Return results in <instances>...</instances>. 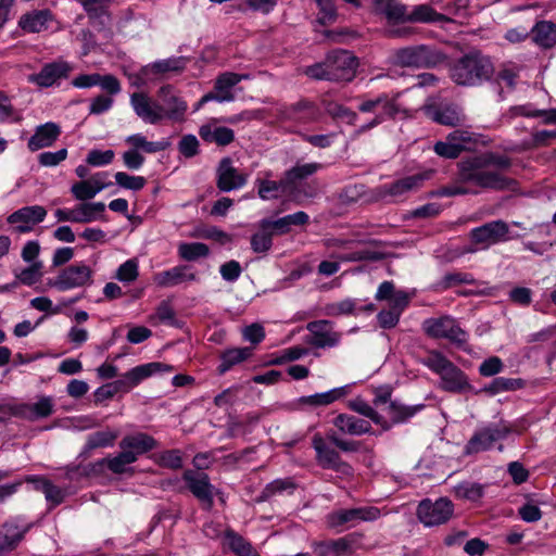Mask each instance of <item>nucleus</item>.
<instances>
[{
	"instance_id": "72a5a7b5",
	"label": "nucleus",
	"mask_w": 556,
	"mask_h": 556,
	"mask_svg": "<svg viewBox=\"0 0 556 556\" xmlns=\"http://www.w3.org/2000/svg\"><path fill=\"white\" fill-rule=\"evenodd\" d=\"M199 135L205 142H214L222 147L228 146L235 140V132L231 128L216 124L202 125Z\"/></svg>"
},
{
	"instance_id": "bb28decb",
	"label": "nucleus",
	"mask_w": 556,
	"mask_h": 556,
	"mask_svg": "<svg viewBox=\"0 0 556 556\" xmlns=\"http://www.w3.org/2000/svg\"><path fill=\"white\" fill-rule=\"evenodd\" d=\"M324 309L325 314L330 317L358 316L363 312H374L375 305L372 303L363 304L359 299L345 298L327 304Z\"/></svg>"
},
{
	"instance_id": "603ef678",
	"label": "nucleus",
	"mask_w": 556,
	"mask_h": 556,
	"mask_svg": "<svg viewBox=\"0 0 556 556\" xmlns=\"http://www.w3.org/2000/svg\"><path fill=\"white\" fill-rule=\"evenodd\" d=\"M454 493L457 498L477 502L483 496L484 488L480 483L465 481L455 485Z\"/></svg>"
},
{
	"instance_id": "37998d69",
	"label": "nucleus",
	"mask_w": 556,
	"mask_h": 556,
	"mask_svg": "<svg viewBox=\"0 0 556 556\" xmlns=\"http://www.w3.org/2000/svg\"><path fill=\"white\" fill-rule=\"evenodd\" d=\"M224 538L229 549L237 556H261L252 544L236 531L227 530Z\"/></svg>"
},
{
	"instance_id": "aec40b11",
	"label": "nucleus",
	"mask_w": 556,
	"mask_h": 556,
	"mask_svg": "<svg viewBox=\"0 0 556 556\" xmlns=\"http://www.w3.org/2000/svg\"><path fill=\"white\" fill-rule=\"evenodd\" d=\"M47 216V210L41 205L23 206L7 217L8 224L14 226L17 233H27L34 227L43 222Z\"/></svg>"
},
{
	"instance_id": "0e129e2a",
	"label": "nucleus",
	"mask_w": 556,
	"mask_h": 556,
	"mask_svg": "<svg viewBox=\"0 0 556 556\" xmlns=\"http://www.w3.org/2000/svg\"><path fill=\"white\" fill-rule=\"evenodd\" d=\"M67 154H68V152H67V149H65V148L60 149L54 152H51V151L41 152L38 155V163L45 167H54V166H58L63 161H65L67 157Z\"/></svg>"
},
{
	"instance_id": "6e6d98bb",
	"label": "nucleus",
	"mask_w": 556,
	"mask_h": 556,
	"mask_svg": "<svg viewBox=\"0 0 556 556\" xmlns=\"http://www.w3.org/2000/svg\"><path fill=\"white\" fill-rule=\"evenodd\" d=\"M115 182L118 187L131 190L139 191L146 186V178L142 176H131L125 172H117L114 175Z\"/></svg>"
},
{
	"instance_id": "f03ea898",
	"label": "nucleus",
	"mask_w": 556,
	"mask_h": 556,
	"mask_svg": "<svg viewBox=\"0 0 556 556\" xmlns=\"http://www.w3.org/2000/svg\"><path fill=\"white\" fill-rule=\"evenodd\" d=\"M391 58L394 65L419 70L440 65L446 55L438 47L422 43L395 49Z\"/></svg>"
},
{
	"instance_id": "a211bd4d",
	"label": "nucleus",
	"mask_w": 556,
	"mask_h": 556,
	"mask_svg": "<svg viewBox=\"0 0 556 556\" xmlns=\"http://www.w3.org/2000/svg\"><path fill=\"white\" fill-rule=\"evenodd\" d=\"M422 110L431 121L440 125L455 127L465 122L462 108L452 102H427Z\"/></svg>"
},
{
	"instance_id": "5701e85b",
	"label": "nucleus",
	"mask_w": 556,
	"mask_h": 556,
	"mask_svg": "<svg viewBox=\"0 0 556 556\" xmlns=\"http://www.w3.org/2000/svg\"><path fill=\"white\" fill-rule=\"evenodd\" d=\"M459 177L482 188L486 187V156L473 155L459 163Z\"/></svg>"
},
{
	"instance_id": "8fccbe9b",
	"label": "nucleus",
	"mask_w": 556,
	"mask_h": 556,
	"mask_svg": "<svg viewBox=\"0 0 556 556\" xmlns=\"http://www.w3.org/2000/svg\"><path fill=\"white\" fill-rule=\"evenodd\" d=\"M295 489V483L291 478H280L275 479L274 481L266 484L261 493V498L263 501L269 500L270 497L277 494L293 493Z\"/></svg>"
},
{
	"instance_id": "f3484780",
	"label": "nucleus",
	"mask_w": 556,
	"mask_h": 556,
	"mask_svg": "<svg viewBox=\"0 0 556 556\" xmlns=\"http://www.w3.org/2000/svg\"><path fill=\"white\" fill-rule=\"evenodd\" d=\"M312 445L316 452V460L321 468L332 469L342 475L352 472V467L341 459L339 452L327 444L320 434L313 437Z\"/></svg>"
},
{
	"instance_id": "9d476101",
	"label": "nucleus",
	"mask_w": 556,
	"mask_h": 556,
	"mask_svg": "<svg viewBox=\"0 0 556 556\" xmlns=\"http://www.w3.org/2000/svg\"><path fill=\"white\" fill-rule=\"evenodd\" d=\"M454 505L447 497H440L434 502L426 498L417 507V517L426 527H434L450 520Z\"/></svg>"
},
{
	"instance_id": "58836bf2",
	"label": "nucleus",
	"mask_w": 556,
	"mask_h": 556,
	"mask_svg": "<svg viewBox=\"0 0 556 556\" xmlns=\"http://www.w3.org/2000/svg\"><path fill=\"white\" fill-rule=\"evenodd\" d=\"M52 18L49 10H35L21 16L18 26L27 33H39L47 28V23Z\"/></svg>"
},
{
	"instance_id": "7c9ffc66",
	"label": "nucleus",
	"mask_w": 556,
	"mask_h": 556,
	"mask_svg": "<svg viewBox=\"0 0 556 556\" xmlns=\"http://www.w3.org/2000/svg\"><path fill=\"white\" fill-rule=\"evenodd\" d=\"M424 178L420 175L407 176L402 179H399L390 185H383L377 188V194L381 199H386L388 197L397 200L404 197L412 190L417 189Z\"/></svg>"
},
{
	"instance_id": "b1692460",
	"label": "nucleus",
	"mask_w": 556,
	"mask_h": 556,
	"mask_svg": "<svg viewBox=\"0 0 556 556\" xmlns=\"http://www.w3.org/2000/svg\"><path fill=\"white\" fill-rule=\"evenodd\" d=\"M54 406L53 397L43 395L35 403H22L15 405L13 414L29 421H35L51 416L54 413Z\"/></svg>"
},
{
	"instance_id": "cd10ccee",
	"label": "nucleus",
	"mask_w": 556,
	"mask_h": 556,
	"mask_svg": "<svg viewBox=\"0 0 556 556\" xmlns=\"http://www.w3.org/2000/svg\"><path fill=\"white\" fill-rule=\"evenodd\" d=\"M198 276L189 265H177L167 270L157 273L154 281L159 287L172 288L184 282L197 281Z\"/></svg>"
},
{
	"instance_id": "de8ad7c7",
	"label": "nucleus",
	"mask_w": 556,
	"mask_h": 556,
	"mask_svg": "<svg viewBox=\"0 0 556 556\" xmlns=\"http://www.w3.org/2000/svg\"><path fill=\"white\" fill-rule=\"evenodd\" d=\"M178 256L187 262H194L208 256L210 249L203 242H181L177 249Z\"/></svg>"
},
{
	"instance_id": "c85d7f7f",
	"label": "nucleus",
	"mask_w": 556,
	"mask_h": 556,
	"mask_svg": "<svg viewBox=\"0 0 556 556\" xmlns=\"http://www.w3.org/2000/svg\"><path fill=\"white\" fill-rule=\"evenodd\" d=\"M61 132V127L54 122L38 125L34 135L28 139L27 147L33 152L52 147Z\"/></svg>"
},
{
	"instance_id": "20e7f679",
	"label": "nucleus",
	"mask_w": 556,
	"mask_h": 556,
	"mask_svg": "<svg viewBox=\"0 0 556 556\" xmlns=\"http://www.w3.org/2000/svg\"><path fill=\"white\" fill-rule=\"evenodd\" d=\"M482 134L469 128H457L448 132L444 140H439L433 146V151L444 159H456L463 151L476 149L485 143Z\"/></svg>"
},
{
	"instance_id": "6ab92c4d",
	"label": "nucleus",
	"mask_w": 556,
	"mask_h": 556,
	"mask_svg": "<svg viewBox=\"0 0 556 556\" xmlns=\"http://www.w3.org/2000/svg\"><path fill=\"white\" fill-rule=\"evenodd\" d=\"M130 105L135 114L146 124L156 125L165 119L164 106L144 92L130 94Z\"/></svg>"
},
{
	"instance_id": "dca6fc26",
	"label": "nucleus",
	"mask_w": 556,
	"mask_h": 556,
	"mask_svg": "<svg viewBox=\"0 0 556 556\" xmlns=\"http://www.w3.org/2000/svg\"><path fill=\"white\" fill-rule=\"evenodd\" d=\"M309 334L305 342L317 349L336 348L341 341V333L333 329V323L327 319L311 321L306 325Z\"/></svg>"
},
{
	"instance_id": "79ce46f5",
	"label": "nucleus",
	"mask_w": 556,
	"mask_h": 556,
	"mask_svg": "<svg viewBox=\"0 0 556 556\" xmlns=\"http://www.w3.org/2000/svg\"><path fill=\"white\" fill-rule=\"evenodd\" d=\"M187 59L185 56H172L164 60H157L142 67L143 75L150 73L161 74L167 72H180L186 67Z\"/></svg>"
},
{
	"instance_id": "4be33fe9",
	"label": "nucleus",
	"mask_w": 556,
	"mask_h": 556,
	"mask_svg": "<svg viewBox=\"0 0 556 556\" xmlns=\"http://www.w3.org/2000/svg\"><path fill=\"white\" fill-rule=\"evenodd\" d=\"M173 366L160 363L152 362L136 366L125 372L119 380L123 382L124 393L129 392L132 388L140 384L147 378L156 375L159 372L172 371Z\"/></svg>"
},
{
	"instance_id": "c756f323",
	"label": "nucleus",
	"mask_w": 556,
	"mask_h": 556,
	"mask_svg": "<svg viewBox=\"0 0 556 556\" xmlns=\"http://www.w3.org/2000/svg\"><path fill=\"white\" fill-rule=\"evenodd\" d=\"M159 97L164 106L165 118L172 121H179L184 117L187 111V103L181 100L174 90V87L166 85L160 88Z\"/></svg>"
},
{
	"instance_id": "c03bdc74",
	"label": "nucleus",
	"mask_w": 556,
	"mask_h": 556,
	"mask_svg": "<svg viewBox=\"0 0 556 556\" xmlns=\"http://www.w3.org/2000/svg\"><path fill=\"white\" fill-rule=\"evenodd\" d=\"M321 168L323 164L316 162L295 165L285 173V184H288L291 190L298 181L314 175Z\"/></svg>"
},
{
	"instance_id": "bf43d9fd",
	"label": "nucleus",
	"mask_w": 556,
	"mask_h": 556,
	"mask_svg": "<svg viewBox=\"0 0 556 556\" xmlns=\"http://www.w3.org/2000/svg\"><path fill=\"white\" fill-rule=\"evenodd\" d=\"M273 245V233L267 229L261 228V231L252 235L251 249L255 253H266Z\"/></svg>"
},
{
	"instance_id": "c9c22d12",
	"label": "nucleus",
	"mask_w": 556,
	"mask_h": 556,
	"mask_svg": "<svg viewBox=\"0 0 556 556\" xmlns=\"http://www.w3.org/2000/svg\"><path fill=\"white\" fill-rule=\"evenodd\" d=\"M333 425L343 433L362 435L371 430V425L365 419L353 415L340 414L333 419Z\"/></svg>"
},
{
	"instance_id": "393cba45",
	"label": "nucleus",
	"mask_w": 556,
	"mask_h": 556,
	"mask_svg": "<svg viewBox=\"0 0 556 556\" xmlns=\"http://www.w3.org/2000/svg\"><path fill=\"white\" fill-rule=\"evenodd\" d=\"M247 182V177L232 166L229 157H224L217 167V188L223 192H229L242 188Z\"/></svg>"
},
{
	"instance_id": "0eeeda50",
	"label": "nucleus",
	"mask_w": 556,
	"mask_h": 556,
	"mask_svg": "<svg viewBox=\"0 0 556 556\" xmlns=\"http://www.w3.org/2000/svg\"><path fill=\"white\" fill-rule=\"evenodd\" d=\"M451 78L462 86H476L482 83L484 64L480 54L468 53L450 68Z\"/></svg>"
},
{
	"instance_id": "f8f14e48",
	"label": "nucleus",
	"mask_w": 556,
	"mask_h": 556,
	"mask_svg": "<svg viewBox=\"0 0 556 556\" xmlns=\"http://www.w3.org/2000/svg\"><path fill=\"white\" fill-rule=\"evenodd\" d=\"M379 517V508L375 506H361L338 509L328 516V522L333 528H352L361 522L377 520Z\"/></svg>"
},
{
	"instance_id": "052dcab7",
	"label": "nucleus",
	"mask_w": 556,
	"mask_h": 556,
	"mask_svg": "<svg viewBox=\"0 0 556 556\" xmlns=\"http://www.w3.org/2000/svg\"><path fill=\"white\" fill-rule=\"evenodd\" d=\"M114 156L115 153L113 150L109 149L102 151L98 149H92L88 152L86 162L91 166L100 167L111 164L114 160Z\"/></svg>"
},
{
	"instance_id": "4468645a",
	"label": "nucleus",
	"mask_w": 556,
	"mask_h": 556,
	"mask_svg": "<svg viewBox=\"0 0 556 556\" xmlns=\"http://www.w3.org/2000/svg\"><path fill=\"white\" fill-rule=\"evenodd\" d=\"M330 80L351 81L356 73L357 58L348 50H333L327 54Z\"/></svg>"
},
{
	"instance_id": "6e6552de",
	"label": "nucleus",
	"mask_w": 556,
	"mask_h": 556,
	"mask_svg": "<svg viewBox=\"0 0 556 556\" xmlns=\"http://www.w3.org/2000/svg\"><path fill=\"white\" fill-rule=\"evenodd\" d=\"M93 282V270L84 262H76L63 268L49 285L59 291L85 288Z\"/></svg>"
},
{
	"instance_id": "09e8293b",
	"label": "nucleus",
	"mask_w": 556,
	"mask_h": 556,
	"mask_svg": "<svg viewBox=\"0 0 556 556\" xmlns=\"http://www.w3.org/2000/svg\"><path fill=\"white\" fill-rule=\"evenodd\" d=\"M349 407L359 415L369 418L376 425H380L384 430H389L391 428V424H389L377 410H375L374 407L362 399L350 401Z\"/></svg>"
},
{
	"instance_id": "423d86ee",
	"label": "nucleus",
	"mask_w": 556,
	"mask_h": 556,
	"mask_svg": "<svg viewBox=\"0 0 556 556\" xmlns=\"http://www.w3.org/2000/svg\"><path fill=\"white\" fill-rule=\"evenodd\" d=\"M424 364L441 378V387L448 392H462L468 387L464 372L448 361L442 353L433 351Z\"/></svg>"
},
{
	"instance_id": "680f3d73",
	"label": "nucleus",
	"mask_w": 556,
	"mask_h": 556,
	"mask_svg": "<svg viewBox=\"0 0 556 556\" xmlns=\"http://www.w3.org/2000/svg\"><path fill=\"white\" fill-rule=\"evenodd\" d=\"M160 466L169 469H180L182 467V453L180 450L164 451L159 455Z\"/></svg>"
},
{
	"instance_id": "a18cd8bd",
	"label": "nucleus",
	"mask_w": 556,
	"mask_h": 556,
	"mask_svg": "<svg viewBox=\"0 0 556 556\" xmlns=\"http://www.w3.org/2000/svg\"><path fill=\"white\" fill-rule=\"evenodd\" d=\"M252 348H235L225 351L218 365L219 374L227 372L232 366L248 359L252 355Z\"/></svg>"
},
{
	"instance_id": "a19ab883",
	"label": "nucleus",
	"mask_w": 556,
	"mask_h": 556,
	"mask_svg": "<svg viewBox=\"0 0 556 556\" xmlns=\"http://www.w3.org/2000/svg\"><path fill=\"white\" fill-rule=\"evenodd\" d=\"M135 462H137L136 456L131 452L122 450V452L114 457L97 460L93 467L106 466L111 472L115 475H122L127 471V466L134 464Z\"/></svg>"
},
{
	"instance_id": "2eb2a0df",
	"label": "nucleus",
	"mask_w": 556,
	"mask_h": 556,
	"mask_svg": "<svg viewBox=\"0 0 556 556\" xmlns=\"http://www.w3.org/2000/svg\"><path fill=\"white\" fill-rule=\"evenodd\" d=\"M182 480L192 495L201 502L206 508H212L214 504L215 486L211 483L205 472L187 469L182 473Z\"/></svg>"
},
{
	"instance_id": "774afa93",
	"label": "nucleus",
	"mask_w": 556,
	"mask_h": 556,
	"mask_svg": "<svg viewBox=\"0 0 556 556\" xmlns=\"http://www.w3.org/2000/svg\"><path fill=\"white\" fill-rule=\"evenodd\" d=\"M350 542L340 538L324 545L323 556H344L350 552Z\"/></svg>"
},
{
	"instance_id": "e2e57ef3",
	"label": "nucleus",
	"mask_w": 556,
	"mask_h": 556,
	"mask_svg": "<svg viewBox=\"0 0 556 556\" xmlns=\"http://www.w3.org/2000/svg\"><path fill=\"white\" fill-rule=\"evenodd\" d=\"M71 192L76 200L83 202H87L98 194V190L93 189L92 184L88 179L74 184L71 187Z\"/></svg>"
},
{
	"instance_id": "ea45409f",
	"label": "nucleus",
	"mask_w": 556,
	"mask_h": 556,
	"mask_svg": "<svg viewBox=\"0 0 556 556\" xmlns=\"http://www.w3.org/2000/svg\"><path fill=\"white\" fill-rule=\"evenodd\" d=\"M532 40L542 48H552L556 45V26L552 22H538L532 30Z\"/></svg>"
},
{
	"instance_id": "39448f33",
	"label": "nucleus",
	"mask_w": 556,
	"mask_h": 556,
	"mask_svg": "<svg viewBox=\"0 0 556 556\" xmlns=\"http://www.w3.org/2000/svg\"><path fill=\"white\" fill-rule=\"evenodd\" d=\"M125 143L130 148L122 154V160L125 167L131 170H138L143 166L146 157L142 155V152L153 154L165 151L170 146L168 139L163 138L157 141H149L141 132L127 136Z\"/></svg>"
},
{
	"instance_id": "473e14b6",
	"label": "nucleus",
	"mask_w": 556,
	"mask_h": 556,
	"mask_svg": "<svg viewBox=\"0 0 556 556\" xmlns=\"http://www.w3.org/2000/svg\"><path fill=\"white\" fill-rule=\"evenodd\" d=\"M308 220L309 216L305 212L299 211L275 220L266 218L262 219L260 222V228H263L264 230L268 228H274L277 230L278 233L282 235L287 233L292 226H304L308 223Z\"/></svg>"
},
{
	"instance_id": "f704fd0d",
	"label": "nucleus",
	"mask_w": 556,
	"mask_h": 556,
	"mask_svg": "<svg viewBox=\"0 0 556 556\" xmlns=\"http://www.w3.org/2000/svg\"><path fill=\"white\" fill-rule=\"evenodd\" d=\"M105 207L103 202H83L74 207V223L89 224L104 220Z\"/></svg>"
},
{
	"instance_id": "4d7b16f0",
	"label": "nucleus",
	"mask_w": 556,
	"mask_h": 556,
	"mask_svg": "<svg viewBox=\"0 0 556 556\" xmlns=\"http://www.w3.org/2000/svg\"><path fill=\"white\" fill-rule=\"evenodd\" d=\"M117 393H124L123 382H119L118 379L99 387L93 393L94 403H102L112 399Z\"/></svg>"
},
{
	"instance_id": "69168bd1",
	"label": "nucleus",
	"mask_w": 556,
	"mask_h": 556,
	"mask_svg": "<svg viewBox=\"0 0 556 556\" xmlns=\"http://www.w3.org/2000/svg\"><path fill=\"white\" fill-rule=\"evenodd\" d=\"M319 8L318 22L328 25L337 18V8L331 0H316Z\"/></svg>"
},
{
	"instance_id": "7ed1b4c3",
	"label": "nucleus",
	"mask_w": 556,
	"mask_h": 556,
	"mask_svg": "<svg viewBox=\"0 0 556 556\" xmlns=\"http://www.w3.org/2000/svg\"><path fill=\"white\" fill-rule=\"evenodd\" d=\"M372 3L376 11L389 21L432 23L445 20L443 14L435 12L428 4L416 5L410 13H407V7L396 0H374Z\"/></svg>"
},
{
	"instance_id": "3c124183",
	"label": "nucleus",
	"mask_w": 556,
	"mask_h": 556,
	"mask_svg": "<svg viewBox=\"0 0 556 556\" xmlns=\"http://www.w3.org/2000/svg\"><path fill=\"white\" fill-rule=\"evenodd\" d=\"M116 438L117 433L110 430L93 432L88 435L83 453L87 454L98 447L113 446Z\"/></svg>"
},
{
	"instance_id": "2f4dec72",
	"label": "nucleus",
	"mask_w": 556,
	"mask_h": 556,
	"mask_svg": "<svg viewBox=\"0 0 556 556\" xmlns=\"http://www.w3.org/2000/svg\"><path fill=\"white\" fill-rule=\"evenodd\" d=\"M157 446V441L152 435L144 432L127 434L119 441V447L131 452L136 456V460L140 455L149 453Z\"/></svg>"
},
{
	"instance_id": "5fc2aeb1",
	"label": "nucleus",
	"mask_w": 556,
	"mask_h": 556,
	"mask_svg": "<svg viewBox=\"0 0 556 556\" xmlns=\"http://www.w3.org/2000/svg\"><path fill=\"white\" fill-rule=\"evenodd\" d=\"M42 263L41 262H34L28 267L22 269L20 273L15 274V277L18 281V283L25 285V286H33L37 281L40 280L42 277Z\"/></svg>"
},
{
	"instance_id": "a878e982",
	"label": "nucleus",
	"mask_w": 556,
	"mask_h": 556,
	"mask_svg": "<svg viewBox=\"0 0 556 556\" xmlns=\"http://www.w3.org/2000/svg\"><path fill=\"white\" fill-rule=\"evenodd\" d=\"M279 116L285 121L308 123L317 117L316 105L308 100L301 99L292 104L281 105L278 110Z\"/></svg>"
},
{
	"instance_id": "864d4df0",
	"label": "nucleus",
	"mask_w": 556,
	"mask_h": 556,
	"mask_svg": "<svg viewBox=\"0 0 556 556\" xmlns=\"http://www.w3.org/2000/svg\"><path fill=\"white\" fill-rule=\"evenodd\" d=\"M489 244L505 242L519 238V235H511L508 225L503 220H494L489 223L488 227Z\"/></svg>"
},
{
	"instance_id": "49530a36",
	"label": "nucleus",
	"mask_w": 556,
	"mask_h": 556,
	"mask_svg": "<svg viewBox=\"0 0 556 556\" xmlns=\"http://www.w3.org/2000/svg\"><path fill=\"white\" fill-rule=\"evenodd\" d=\"M257 193L262 200H273L279 198L280 193L290 190L288 184H285V177L280 181L269 179H256Z\"/></svg>"
},
{
	"instance_id": "f257e3e1",
	"label": "nucleus",
	"mask_w": 556,
	"mask_h": 556,
	"mask_svg": "<svg viewBox=\"0 0 556 556\" xmlns=\"http://www.w3.org/2000/svg\"><path fill=\"white\" fill-rule=\"evenodd\" d=\"M399 93L389 94L381 92L377 94H364L359 97V104L357 110L361 113H372L375 116L366 124L359 127L361 132L370 130L386 121L395 119L397 115L404 118L409 117L410 114L406 109L401 108L397 102Z\"/></svg>"
},
{
	"instance_id": "1a4fd4ad",
	"label": "nucleus",
	"mask_w": 556,
	"mask_h": 556,
	"mask_svg": "<svg viewBox=\"0 0 556 556\" xmlns=\"http://www.w3.org/2000/svg\"><path fill=\"white\" fill-rule=\"evenodd\" d=\"M422 330L430 338L446 339L457 346H462L467 340L466 332L459 327L456 319L451 316L427 318L422 323Z\"/></svg>"
},
{
	"instance_id": "e433bc0d",
	"label": "nucleus",
	"mask_w": 556,
	"mask_h": 556,
	"mask_svg": "<svg viewBox=\"0 0 556 556\" xmlns=\"http://www.w3.org/2000/svg\"><path fill=\"white\" fill-rule=\"evenodd\" d=\"M349 392L350 386L346 384L339 388H333L326 392L301 396L299 399V403L302 405H309L314 407L326 406L346 396Z\"/></svg>"
},
{
	"instance_id": "9b49d317",
	"label": "nucleus",
	"mask_w": 556,
	"mask_h": 556,
	"mask_svg": "<svg viewBox=\"0 0 556 556\" xmlns=\"http://www.w3.org/2000/svg\"><path fill=\"white\" fill-rule=\"evenodd\" d=\"M33 523L23 516L9 518L0 527V556L14 551L24 540Z\"/></svg>"
},
{
	"instance_id": "13d9d810",
	"label": "nucleus",
	"mask_w": 556,
	"mask_h": 556,
	"mask_svg": "<svg viewBox=\"0 0 556 556\" xmlns=\"http://www.w3.org/2000/svg\"><path fill=\"white\" fill-rule=\"evenodd\" d=\"M523 386L521 379H511L497 377L489 383V394H495L502 391H514Z\"/></svg>"
},
{
	"instance_id": "412c9836",
	"label": "nucleus",
	"mask_w": 556,
	"mask_h": 556,
	"mask_svg": "<svg viewBox=\"0 0 556 556\" xmlns=\"http://www.w3.org/2000/svg\"><path fill=\"white\" fill-rule=\"evenodd\" d=\"M73 66L66 61H55L45 64L41 70L29 76V81L40 88H49L61 79L67 78Z\"/></svg>"
},
{
	"instance_id": "4c0bfd02",
	"label": "nucleus",
	"mask_w": 556,
	"mask_h": 556,
	"mask_svg": "<svg viewBox=\"0 0 556 556\" xmlns=\"http://www.w3.org/2000/svg\"><path fill=\"white\" fill-rule=\"evenodd\" d=\"M425 408L424 404L405 405L399 401L390 402L386 408L391 424H404Z\"/></svg>"
},
{
	"instance_id": "ddd939ff",
	"label": "nucleus",
	"mask_w": 556,
	"mask_h": 556,
	"mask_svg": "<svg viewBox=\"0 0 556 556\" xmlns=\"http://www.w3.org/2000/svg\"><path fill=\"white\" fill-rule=\"evenodd\" d=\"M250 78V74H237L232 72H226L220 74L215 81V92H208L204 94L197 103L195 110H199L203 104L207 103L208 101H217L220 103L233 101L235 94L232 93V88L240 81Z\"/></svg>"
},
{
	"instance_id": "338daca9",
	"label": "nucleus",
	"mask_w": 556,
	"mask_h": 556,
	"mask_svg": "<svg viewBox=\"0 0 556 556\" xmlns=\"http://www.w3.org/2000/svg\"><path fill=\"white\" fill-rule=\"evenodd\" d=\"M199 140L194 135H185L178 142V151L187 159H191L199 153Z\"/></svg>"
}]
</instances>
